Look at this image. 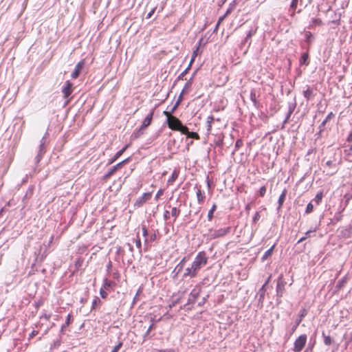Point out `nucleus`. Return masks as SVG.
I'll use <instances>...</instances> for the list:
<instances>
[{
  "instance_id": "obj_5",
  "label": "nucleus",
  "mask_w": 352,
  "mask_h": 352,
  "mask_svg": "<svg viewBox=\"0 0 352 352\" xmlns=\"http://www.w3.org/2000/svg\"><path fill=\"white\" fill-rule=\"evenodd\" d=\"M153 111H152L144 120L143 122H142V128H144V127H146L148 126H149L151 123V121H152V118H153Z\"/></svg>"
},
{
  "instance_id": "obj_24",
  "label": "nucleus",
  "mask_w": 352,
  "mask_h": 352,
  "mask_svg": "<svg viewBox=\"0 0 352 352\" xmlns=\"http://www.w3.org/2000/svg\"><path fill=\"white\" fill-rule=\"evenodd\" d=\"M313 208H314V206H313L312 204H311V203L308 204V205L307 206V208H306V212L310 213L311 212H312Z\"/></svg>"
},
{
  "instance_id": "obj_1",
  "label": "nucleus",
  "mask_w": 352,
  "mask_h": 352,
  "mask_svg": "<svg viewBox=\"0 0 352 352\" xmlns=\"http://www.w3.org/2000/svg\"><path fill=\"white\" fill-rule=\"evenodd\" d=\"M164 114L166 116L167 124L170 129L181 131L182 133L187 132V127L184 126L178 118L172 116L169 112L166 111H164Z\"/></svg>"
},
{
  "instance_id": "obj_47",
  "label": "nucleus",
  "mask_w": 352,
  "mask_h": 352,
  "mask_svg": "<svg viewBox=\"0 0 352 352\" xmlns=\"http://www.w3.org/2000/svg\"><path fill=\"white\" fill-rule=\"evenodd\" d=\"M150 195H151L150 193L144 194V197H150Z\"/></svg>"
},
{
  "instance_id": "obj_26",
  "label": "nucleus",
  "mask_w": 352,
  "mask_h": 352,
  "mask_svg": "<svg viewBox=\"0 0 352 352\" xmlns=\"http://www.w3.org/2000/svg\"><path fill=\"white\" fill-rule=\"evenodd\" d=\"M344 153L347 155H352V145L349 146V147L348 148H346L344 150Z\"/></svg>"
},
{
  "instance_id": "obj_36",
  "label": "nucleus",
  "mask_w": 352,
  "mask_h": 352,
  "mask_svg": "<svg viewBox=\"0 0 352 352\" xmlns=\"http://www.w3.org/2000/svg\"><path fill=\"white\" fill-rule=\"evenodd\" d=\"M171 213H172V215H173V216H177V214H178V212H177V208H173L172 209V212H171Z\"/></svg>"
},
{
  "instance_id": "obj_16",
  "label": "nucleus",
  "mask_w": 352,
  "mask_h": 352,
  "mask_svg": "<svg viewBox=\"0 0 352 352\" xmlns=\"http://www.w3.org/2000/svg\"><path fill=\"white\" fill-rule=\"evenodd\" d=\"M197 197L199 203L202 202L204 199V195L201 193L200 190L197 191Z\"/></svg>"
},
{
  "instance_id": "obj_3",
  "label": "nucleus",
  "mask_w": 352,
  "mask_h": 352,
  "mask_svg": "<svg viewBox=\"0 0 352 352\" xmlns=\"http://www.w3.org/2000/svg\"><path fill=\"white\" fill-rule=\"evenodd\" d=\"M307 342V336L301 335L294 342V352H300L303 347L305 346Z\"/></svg>"
},
{
  "instance_id": "obj_29",
  "label": "nucleus",
  "mask_w": 352,
  "mask_h": 352,
  "mask_svg": "<svg viewBox=\"0 0 352 352\" xmlns=\"http://www.w3.org/2000/svg\"><path fill=\"white\" fill-rule=\"evenodd\" d=\"M260 219V214L258 212H256L255 214H254V216L253 217V221L255 223L256 222L258 219Z\"/></svg>"
},
{
  "instance_id": "obj_52",
  "label": "nucleus",
  "mask_w": 352,
  "mask_h": 352,
  "mask_svg": "<svg viewBox=\"0 0 352 352\" xmlns=\"http://www.w3.org/2000/svg\"><path fill=\"white\" fill-rule=\"evenodd\" d=\"M36 158H37V161L40 160V157L39 156H38Z\"/></svg>"
},
{
  "instance_id": "obj_51",
  "label": "nucleus",
  "mask_w": 352,
  "mask_h": 352,
  "mask_svg": "<svg viewBox=\"0 0 352 352\" xmlns=\"http://www.w3.org/2000/svg\"><path fill=\"white\" fill-rule=\"evenodd\" d=\"M152 328V326L149 327L148 329V331H149Z\"/></svg>"
},
{
  "instance_id": "obj_28",
  "label": "nucleus",
  "mask_w": 352,
  "mask_h": 352,
  "mask_svg": "<svg viewBox=\"0 0 352 352\" xmlns=\"http://www.w3.org/2000/svg\"><path fill=\"white\" fill-rule=\"evenodd\" d=\"M80 71L77 69H75L74 72L72 74V77L76 78L78 76Z\"/></svg>"
},
{
  "instance_id": "obj_39",
  "label": "nucleus",
  "mask_w": 352,
  "mask_h": 352,
  "mask_svg": "<svg viewBox=\"0 0 352 352\" xmlns=\"http://www.w3.org/2000/svg\"><path fill=\"white\" fill-rule=\"evenodd\" d=\"M252 100L255 103L256 102V95L254 93H251L250 95Z\"/></svg>"
},
{
  "instance_id": "obj_50",
  "label": "nucleus",
  "mask_w": 352,
  "mask_h": 352,
  "mask_svg": "<svg viewBox=\"0 0 352 352\" xmlns=\"http://www.w3.org/2000/svg\"><path fill=\"white\" fill-rule=\"evenodd\" d=\"M250 208V204H248L247 206H246V209L249 210Z\"/></svg>"
},
{
  "instance_id": "obj_19",
  "label": "nucleus",
  "mask_w": 352,
  "mask_h": 352,
  "mask_svg": "<svg viewBox=\"0 0 352 352\" xmlns=\"http://www.w3.org/2000/svg\"><path fill=\"white\" fill-rule=\"evenodd\" d=\"M332 340H331V338L330 336H324V342L326 345H329L331 344Z\"/></svg>"
},
{
  "instance_id": "obj_45",
  "label": "nucleus",
  "mask_w": 352,
  "mask_h": 352,
  "mask_svg": "<svg viewBox=\"0 0 352 352\" xmlns=\"http://www.w3.org/2000/svg\"><path fill=\"white\" fill-rule=\"evenodd\" d=\"M161 352H175L174 350L173 349H169V350H167V351H161Z\"/></svg>"
},
{
  "instance_id": "obj_7",
  "label": "nucleus",
  "mask_w": 352,
  "mask_h": 352,
  "mask_svg": "<svg viewBox=\"0 0 352 352\" xmlns=\"http://www.w3.org/2000/svg\"><path fill=\"white\" fill-rule=\"evenodd\" d=\"M308 58H309V55L307 53L302 54L301 56L300 60V63L301 65H309Z\"/></svg>"
},
{
  "instance_id": "obj_48",
  "label": "nucleus",
  "mask_w": 352,
  "mask_h": 352,
  "mask_svg": "<svg viewBox=\"0 0 352 352\" xmlns=\"http://www.w3.org/2000/svg\"><path fill=\"white\" fill-rule=\"evenodd\" d=\"M270 278V277L268 278V279L267 280V281L265 282V283L263 285L266 286V285L269 283Z\"/></svg>"
},
{
  "instance_id": "obj_34",
  "label": "nucleus",
  "mask_w": 352,
  "mask_h": 352,
  "mask_svg": "<svg viewBox=\"0 0 352 352\" xmlns=\"http://www.w3.org/2000/svg\"><path fill=\"white\" fill-rule=\"evenodd\" d=\"M300 322H301V318H300L299 320H297L296 323L294 324V327L292 329V332H294L296 330L297 326L300 324Z\"/></svg>"
},
{
  "instance_id": "obj_49",
  "label": "nucleus",
  "mask_w": 352,
  "mask_h": 352,
  "mask_svg": "<svg viewBox=\"0 0 352 352\" xmlns=\"http://www.w3.org/2000/svg\"><path fill=\"white\" fill-rule=\"evenodd\" d=\"M331 163L332 162L331 161H328V162H327V165L330 166L331 164Z\"/></svg>"
},
{
  "instance_id": "obj_23",
  "label": "nucleus",
  "mask_w": 352,
  "mask_h": 352,
  "mask_svg": "<svg viewBox=\"0 0 352 352\" xmlns=\"http://www.w3.org/2000/svg\"><path fill=\"white\" fill-rule=\"evenodd\" d=\"M122 343L121 342H120L116 346H114V348L113 349V350L111 352H118V350L122 346Z\"/></svg>"
},
{
  "instance_id": "obj_53",
  "label": "nucleus",
  "mask_w": 352,
  "mask_h": 352,
  "mask_svg": "<svg viewBox=\"0 0 352 352\" xmlns=\"http://www.w3.org/2000/svg\"><path fill=\"white\" fill-rule=\"evenodd\" d=\"M309 232H310V231L307 232L306 234L307 235Z\"/></svg>"
},
{
  "instance_id": "obj_15",
  "label": "nucleus",
  "mask_w": 352,
  "mask_h": 352,
  "mask_svg": "<svg viewBox=\"0 0 352 352\" xmlns=\"http://www.w3.org/2000/svg\"><path fill=\"white\" fill-rule=\"evenodd\" d=\"M215 209H216V206L213 205L212 208L209 210V212L208 213V218L209 221H210L212 219L213 213H214Z\"/></svg>"
},
{
  "instance_id": "obj_32",
  "label": "nucleus",
  "mask_w": 352,
  "mask_h": 352,
  "mask_svg": "<svg viewBox=\"0 0 352 352\" xmlns=\"http://www.w3.org/2000/svg\"><path fill=\"white\" fill-rule=\"evenodd\" d=\"M229 12V11H227V12L226 13L225 15H223V16H221L219 19V21H218V23H217V27L219 26V25L221 23V21L224 19V18L226 17V16L228 14V13Z\"/></svg>"
},
{
  "instance_id": "obj_6",
  "label": "nucleus",
  "mask_w": 352,
  "mask_h": 352,
  "mask_svg": "<svg viewBox=\"0 0 352 352\" xmlns=\"http://www.w3.org/2000/svg\"><path fill=\"white\" fill-rule=\"evenodd\" d=\"M196 272L192 269V267L190 266L189 267L186 268L185 272L184 273V276L187 277H195L197 276Z\"/></svg>"
},
{
  "instance_id": "obj_54",
  "label": "nucleus",
  "mask_w": 352,
  "mask_h": 352,
  "mask_svg": "<svg viewBox=\"0 0 352 352\" xmlns=\"http://www.w3.org/2000/svg\"><path fill=\"white\" fill-rule=\"evenodd\" d=\"M302 317H303V314H301V317H300L301 319H302Z\"/></svg>"
},
{
  "instance_id": "obj_43",
  "label": "nucleus",
  "mask_w": 352,
  "mask_h": 352,
  "mask_svg": "<svg viewBox=\"0 0 352 352\" xmlns=\"http://www.w3.org/2000/svg\"><path fill=\"white\" fill-rule=\"evenodd\" d=\"M347 140L349 142H351L352 141V132L349 134L348 138H347Z\"/></svg>"
},
{
  "instance_id": "obj_18",
  "label": "nucleus",
  "mask_w": 352,
  "mask_h": 352,
  "mask_svg": "<svg viewBox=\"0 0 352 352\" xmlns=\"http://www.w3.org/2000/svg\"><path fill=\"white\" fill-rule=\"evenodd\" d=\"M214 120V118L212 116H209L207 118V123H208V130L210 131L211 129V123Z\"/></svg>"
},
{
  "instance_id": "obj_21",
  "label": "nucleus",
  "mask_w": 352,
  "mask_h": 352,
  "mask_svg": "<svg viewBox=\"0 0 352 352\" xmlns=\"http://www.w3.org/2000/svg\"><path fill=\"white\" fill-rule=\"evenodd\" d=\"M322 23V21L319 19H314L312 20V24L311 25H320Z\"/></svg>"
},
{
  "instance_id": "obj_11",
  "label": "nucleus",
  "mask_w": 352,
  "mask_h": 352,
  "mask_svg": "<svg viewBox=\"0 0 352 352\" xmlns=\"http://www.w3.org/2000/svg\"><path fill=\"white\" fill-rule=\"evenodd\" d=\"M303 95L305 98H306L307 100H309L313 96V92L311 89H307V90L304 91Z\"/></svg>"
},
{
  "instance_id": "obj_2",
  "label": "nucleus",
  "mask_w": 352,
  "mask_h": 352,
  "mask_svg": "<svg viewBox=\"0 0 352 352\" xmlns=\"http://www.w3.org/2000/svg\"><path fill=\"white\" fill-rule=\"evenodd\" d=\"M207 261L208 258L206 256L205 253L203 252H199L192 262L191 267L197 274L201 267L207 263Z\"/></svg>"
},
{
  "instance_id": "obj_13",
  "label": "nucleus",
  "mask_w": 352,
  "mask_h": 352,
  "mask_svg": "<svg viewBox=\"0 0 352 352\" xmlns=\"http://www.w3.org/2000/svg\"><path fill=\"white\" fill-rule=\"evenodd\" d=\"M322 199V192H319L316 195V197H315L314 200H315V201L316 202L317 204H319L321 202Z\"/></svg>"
},
{
  "instance_id": "obj_41",
  "label": "nucleus",
  "mask_w": 352,
  "mask_h": 352,
  "mask_svg": "<svg viewBox=\"0 0 352 352\" xmlns=\"http://www.w3.org/2000/svg\"><path fill=\"white\" fill-rule=\"evenodd\" d=\"M100 295H101L102 298H106L107 293L104 290L101 289Z\"/></svg>"
},
{
  "instance_id": "obj_8",
  "label": "nucleus",
  "mask_w": 352,
  "mask_h": 352,
  "mask_svg": "<svg viewBox=\"0 0 352 352\" xmlns=\"http://www.w3.org/2000/svg\"><path fill=\"white\" fill-rule=\"evenodd\" d=\"M199 43H201V41H199ZM199 45H200V43H199V46H197V48H196V50H194V52H192V57H191V59H190V63H189V65H188V67L187 69H188L190 67V66H191L192 63L194 62V60H195V58H196V56H197Z\"/></svg>"
},
{
  "instance_id": "obj_27",
  "label": "nucleus",
  "mask_w": 352,
  "mask_h": 352,
  "mask_svg": "<svg viewBox=\"0 0 352 352\" xmlns=\"http://www.w3.org/2000/svg\"><path fill=\"white\" fill-rule=\"evenodd\" d=\"M265 285H263V287H261V289H260V298H263L264 297V294H265Z\"/></svg>"
},
{
  "instance_id": "obj_14",
  "label": "nucleus",
  "mask_w": 352,
  "mask_h": 352,
  "mask_svg": "<svg viewBox=\"0 0 352 352\" xmlns=\"http://www.w3.org/2000/svg\"><path fill=\"white\" fill-rule=\"evenodd\" d=\"M124 162V161L118 164L116 166H114L112 168H111L110 170L109 171L108 174L106 175V177H109L111 175H112L116 171L117 168L118 166H120Z\"/></svg>"
},
{
  "instance_id": "obj_10",
  "label": "nucleus",
  "mask_w": 352,
  "mask_h": 352,
  "mask_svg": "<svg viewBox=\"0 0 352 352\" xmlns=\"http://www.w3.org/2000/svg\"><path fill=\"white\" fill-rule=\"evenodd\" d=\"M286 193H287V190L285 189L283 192L281 193V195H280L279 197V199H278V208H280L285 201V197H286Z\"/></svg>"
},
{
  "instance_id": "obj_42",
  "label": "nucleus",
  "mask_w": 352,
  "mask_h": 352,
  "mask_svg": "<svg viewBox=\"0 0 352 352\" xmlns=\"http://www.w3.org/2000/svg\"><path fill=\"white\" fill-rule=\"evenodd\" d=\"M142 232L144 236H146L147 234V230L145 227L142 228Z\"/></svg>"
},
{
  "instance_id": "obj_33",
  "label": "nucleus",
  "mask_w": 352,
  "mask_h": 352,
  "mask_svg": "<svg viewBox=\"0 0 352 352\" xmlns=\"http://www.w3.org/2000/svg\"><path fill=\"white\" fill-rule=\"evenodd\" d=\"M298 3V0H292L291 3V8L295 9Z\"/></svg>"
},
{
  "instance_id": "obj_17",
  "label": "nucleus",
  "mask_w": 352,
  "mask_h": 352,
  "mask_svg": "<svg viewBox=\"0 0 352 352\" xmlns=\"http://www.w3.org/2000/svg\"><path fill=\"white\" fill-rule=\"evenodd\" d=\"M177 176H178V174L177 173V172H176V171H174V172L173 173V174H172L171 177L168 179V182L169 183L173 182L177 179Z\"/></svg>"
},
{
  "instance_id": "obj_9",
  "label": "nucleus",
  "mask_w": 352,
  "mask_h": 352,
  "mask_svg": "<svg viewBox=\"0 0 352 352\" xmlns=\"http://www.w3.org/2000/svg\"><path fill=\"white\" fill-rule=\"evenodd\" d=\"M274 247H275V245H273L268 250H267L265 252V253L264 254V255L262 257L263 261L266 260L268 257H270L272 254L273 250H274Z\"/></svg>"
},
{
  "instance_id": "obj_38",
  "label": "nucleus",
  "mask_w": 352,
  "mask_h": 352,
  "mask_svg": "<svg viewBox=\"0 0 352 352\" xmlns=\"http://www.w3.org/2000/svg\"><path fill=\"white\" fill-rule=\"evenodd\" d=\"M162 194H163V190H159L155 196L156 199H158Z\"/></svg>"
},
{
  "instance_id": "obj_20",
  "label": "nucleus",
  "mask_w": 352,
  "mask_h": 352,
  "mask_svg": "<svg viewBox=\"0 0 352 352\" xmlns=\"http://www.w3.org/2000/svg\"><path fill=\"white\" fill-rule=\"evenodd\" d=\"M100 303L99 298H96L92 302V307L96 308Z\"/></svg>"
},
{
  "instance_id": "obj_35",
  "label": "nucleus",
  "mask_w": 352,
  "mask_h": 352,
  "mask_svg": "<svg viewBox=\"0 0 352 352\" xmlns=\"http://www.w3.org/2000/svg\"><path fill=\"white\" fill-rule=\"evenodd\" d=\"M224 234H225V231H223V230H219L217 232V234H215V236H223Z\"/></svg>"
},
{
  "instance_id": "obj_31",
  "label": "nucleus",
  "mask_w": 352,
  "mask_h": 352,
  "mask_svg": "<svg viewBox=\"0 0 352 352\" xmlns=\"http://www.w3.org/2000/svg\"><path fill=\"white\" fill-rule=\"evenodd\" d=\"M266 192V188L265 186H263L260 188L259 193L261 196H263Z\"/></svg>"
},
{
  "instance_id": "obj_12",
  "label": "nucleus",
  "mask_w": 352,
  "mask_h": 352,
  "mask_svg": "<svg viewBox=\"0 0 352 352\" xmlns=\"http://www.w3.org/2000/svg\"><path fill=\"white\" fill-rule=\"evenodd\" d=\"M184 134H186L187 135V137L188 138H195V139H199V135L197 133L195 132H189L188 131V129H187V132L186 133H183Z\"/></svg>"
},
{
  "instance_id": "obj_46",
  "label": "nucleus",
  "mask_w": 352,
  "mask_h": 352,
  "mask_svg": "<svg viewBox=\"0 0 352 352\" xmlns=\"http://www.w3.org/2000/svg\"><path fill=\"white\" fill-rule=\"evenodd\" d=\"M69 318H70V315H68L67 316V324H68L69 322Z\"/></svg>"
},
{
  "instance_id": "obj_25",
  "label": "nucleus",
  "mask_w": 352,
  "mask_h": 352,
  "mask_svg": "<svg viewBox=\"0 0 352 352\" xmlns=\"http://www.w3.org/2000/svg\"><path fill=\"white\" fill-rule=\"evenodd\" d=\"M85 63V60H82L80 63H78L76 67V69H78L79 71H80V69L83 67Z\"/></svg>"
},
{
  "instance_id": "obj_22",
  "label": "nucleus",
  "mask_w": 352,
  "mask_h": 352,
  "mask_svg": "<svg viewBox=\"0 0 352 352\" xmlns=\"http://www.w3.org/2000/svg\"><path fill=\"white\" fill-rule=\"evenodd\" d=\"M127 147H128V145L125 146L122 149H121L120 151L117 152L116 154V157L117 158L118 157L120 156L125 151V150L127 148Z\"/></svg>"
},
{
  "instance_id": "obj_44",
  "label": "nucleus",
  "mask_w": 352,
  "mask_h": 352,
  "mask_svg": "<svg viewBox=\"0 0 352 352\" xmlns=\"http://www.w3.org/2000/svg\"><path fill=\"white\" fill-rule=\"evenodd\" d=\"M305 239H306V237H305V236L300 238V239L298 241V243H301V242H302L303 241H305Z\"/></svg>"
},
{
  "instance_id": "obj_40",
  "label": "nucleus",
  "mask_w": 352,
  "mask_h": 352,
  "mask_svg": "<svg viewBox=\"0 0 352 352\" xmlns=\"http://www.w3.org/2000/svg\"><path fill=\"white\" fill-rule=\"evenodd\" d=\"M155 12V8L152 9L147 14L146 18H150Z\"/></svg>"
},
{
  "instance_id": "obj_4",
  "label": "nucleus",
  "mask_w": 352,
  "mask_h": 352,
  "mask_svg": "<svg viewBox=\"0 0 352 352\" xmlns=\"http://www.w3.org/2000/svg\"><path fill=\"white\" fill-rule=\"evenodd\" d=\"M72 84L70 82L67 81L65 82V86L63 88V90H62L64 97L65 98H67L72 94Z\"/></svg>"
},
{
  "instance_id": "obj_37",
  "label": "nucleus",
  "mask_w": 352,
  "mask_h": 352,
  "mask_svg": "<svg viewBox=\"0 0 352 352\" xmlns=\"http://www.w3.org/2000/svg\"><path fill=\"white\" fill-rule=\"evenodd\" d=\"M135 245H136L137 248H141V241H140V239H138L135 241Z\"/></svg>"
},
{
  "instance_id": "obj_30",
  "label": "nucleus",
  "mask_w": 352,
  "mask_h": 352,
  "mask_svg": "<svg viewBox=\"0 0 352 352\" xmlns=\"http://www.w3.org/2000/svg\"><path fill=\"white\" fill-rule=\"evenodd\" d=\"M255 32H256V30H250L247 34L245 40L250 38Z\"/></svg>"
}]
</instances>
